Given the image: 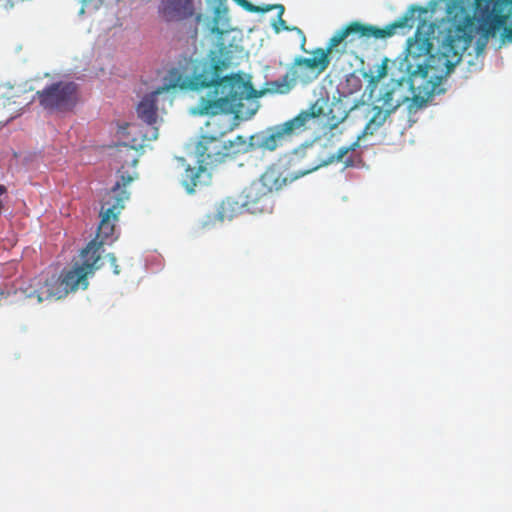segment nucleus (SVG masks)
I'll return each instance as SVG.
<instances>
[{
    "label": "nucleus",
    "instance_id": "nucleus-1",
    "mask_svg": "<svg viewBox=\"0 0 512 512\" xmlns=\"http://www.w3.org/2000/svg\"><path fill=\"white\" fill-rule=\"evenodd\" d=\"M229 64L217 52L210 51L206 58H196L194 66L189 68V75L173 72L170 85L192 91L209 88L207 94L198 100L195 113L210 117L201 135L220 140L237 127V118L251 117L255 113V109L250 113L243 111V101L252 99V84L239 74L223 75Z\"/></svg>",
    "mask_w": 512,
    "mask_h": 512
},
{
    "label": "nucleus",
    "instance_id": "nucleus-2",
    "mask_svg": "<svg viewBox=\"0 0 512 512\" xmlns=\"http://www.w3.org/2000/svg\"><path fill=\"white\" fill-rule=\"evenodd\" d=\"M82 263H76L70 268H65L59 276L52 275L45 277L43 275L34 277L30 282L20 289L23 296L27 299H35L37 303L52 298L62 299L69 293L76 292L78 289L88 288V276L93 275L99 268L97 263L100 260L99 245L96 241H90L82 249L80 254Z\"/></svg>",
    "mask_w": 512,
    "mask_h": 512
},
{
    "label": "nucleus",
    "instance_id": "nucleus-3",
    "mask_svg": "<svg viewBox=\"0 0 512 512\" xmlns=\"http://www.w3.org/2000/svg\"><path fill=\"white\" fill-rule=\"evenodd\" d=\"M471 40L470 36H458L454 38L448 36L443 42L441 47L435 53L426 59L425 68L420 76L423 78L424 85L413 87L411 91L412 100L410 102V109L413 106L422 108L426 102L434 95L437 87L442 80L447 77L454 69V67L461 61L462 51L465 50Z\"/></svg>",
    "mask_w": 512,
    "mask_h": 512
},
{
    "label": "nucleus",
    "instance_id": "nucleus-4",
    "mask_svg": "<svg viewBox=\"0 0 512 512\" xmlns=\"http://www.w3.org/2000/svg\"><path fill=\"white\" fill-rule=\"evenodd\" d=\"M324 107L320 100L312 103L306 110L300 111L294 118L268 128L265 132L252 135L254 150L273 152L294 135H298L308 129L309 122L324 115Z\"/></svg>",
    "mask_w": 512,
    "mask_h": 512
},
{
    "label": "nucleus",
    "instance_id": "nucleus-5",
    "mask_svg": "<svg viewBox=\"0 0 512 512\" xmlns=\"http://www.w3.org/2000/svg\"><path fill=\"white\" fill-rule=\"evenodd\" d=\"M358 146L359 142L357 140L349 146L340 147L336 153H333L326 158L318 157L317 160L313 161L305 170L300 171L291 177L285 176L280 167L271 165L267 167V169L256 181L260 183L263 188H266L268 193L272 196L273 192L281 190L283 187L289 183H292L299 177L316 171L320 167L339 162H343L345 167H352L356 165L360 161V157L353 153L356 151Z\"/></svg>",
    "mask_w": 512,
    "mask_h": 512
},
{
    "label": "nucleus",
    "instance_id": "nucleus-6",
    "mask_svg": "<svg viewBox=\"0 0 512 512\" xmlns=\"http://www.w3.org/2000/svg\"><path fill=\"white\" fill-rule=\"evenodd\" d=\"M418 13V17L425 15L428 11L427 8L421 6L412 5L404 15L393 23L385 26L384 28H378L373 25L363 24L358 21L351 22L346 27L338 30L329 40L328 45L323 52H327V56L333 52V49L341 44L349 35H358L363 38H375L385 39L395 34L398 28H412L415 20V13Z\"/></svg>",
    "mask_w": 512,
    "mask_h": 512
},
{
    "label": "nucleus",
    "instance_id": "nucleus-7",
    "mask_svg": "<svg viewBox=\"0 0 512 512\" xmlns=\"http://www.w3.org/2000/svg\"><path fill=\"white\" fill-rule=\"evenodd\" d=\"M195 155L198 167L188 165L182 175V184L188 193H193L195 188L202 183V178L207 172V166H216L226 161L228 152L223 141L210 136L201 135L195 145Z\"/></svg>",
    "mask_w": 512,
    "mask_h": 512
},
{
    "label": "nucleus",
    "instance_id": "nucleus-8",
    "mask_svg": "<svg viewBox=\"0 0 512 512\" xmlns=\"http://www.w3.org/2000/svg\"><path fill=\"white\" fill-rule=\"evenodd\" d=\"M133 181L130 175H122L121 181H117L112 189L105 195L100 212V223L98 232L95 239L99 245V251L107 241H113L115 224L118 221V216L124 209V202L129 199V193L126 187ZM101 255V253L99 252Z\"/></svg>",
    "mask_w": 512,
    "mask_h": 512
},
{
    "label": "nucleus",
    "instance_id": "nucleus-9",
    "mask_svg": "<svg viewBox=\"0 0 512 512\" xmlns=\"http://www.w3.org/2000/svg\"><path fill=\"white\" fill-rule=\"evenodd\" d=\"M196 62V59L193 58H183L179 61L178 66L171 68L167 76L165 77V84L150 94L145 95L140 103L137 106V114L138 117L143 120L147 125L148 129L143 132V138L144 140H156L158 137V128L154 126V124L157 121V105H156V97L163 93L164 91H168L170 89H174L175 87L170 86L172 84V73L176 72L178 74L182 75H189L191 72L190 68L191 66H194V63Z\"/></svg>",
    "mask_w": 512,
    "mask_h": 512
},
{
    "label": "nucleus",
    "instance_id": "nucleus-10",
    "mask_svg": "<svg viewBox=\"0 0 512 512\" xmlns=\"http://www.w3.org/2000/svg\"><path fill=\"white\" fill-rule=\"evenodd\" d=\"M433 50L432 38L423 34L421 27L417 28L414 37L407 40L406 55L401 65L408 74L407 83L410 92L413 87L424 85L423 78L419 76L424 71L426 59H429Z\"/></svg>",
    "mask_w": 512,
    "mask_h": 512
},
{
    "label": "nucleus",
    "instance_id": "nucleus-11",
    "mask_svg": "<svg viewBox=\"0 0 512 512\" xmlns=\"http://www.w3.org/2000/svg\"><path fill=\"white\" fill-rule=\"evenodd\" d=\"M312 57H297L291 67V77L287 73L281 81L271 83L273 89L279 93H287L290 90L289 81L301 80L303 82L312 81L322 74L330 65V56L323 52V48H316L312 52Z\"/></svg>",
    "mask_w": 512,
    "mask_h": 512
},
{
    "label": "nucleus",
    "instance_id": "nucleus-12",
    "mask_svg": "<svg viewBox=\"0 0 512 512\" xmlns=\"http://www.w3.org/2000/svg\"><path fill=\"white\" fill-rule=\"evenodd\" d=\"M35 98L47 111L69 112L79 102V86L73 81H57L37 91Z\"/></svg>",
    "mask_w": 512,
    "mask_h": 512
},
{
    "label": "nucleus",
    "instance_id": "nucleus-13",
    "mask_svg": "<svg viewBox=\"0 0 512 512\" xmlns=\"http://www.w3.org/2000/svg\"><path fill=\"white\" fill-rule=\"evenodd\" d=\"M383 108L375 106L373 108L374 114L369 122L366 124L364 128V133L368 135H373L375 131H377L386 121V119L390 116L392 112H394L398 107L402 104H408L409 112L416 111L419 108L413 106L410 109V102L412 100V96L409 97L404 94L403 84L399 82L396 87L387 91L383 95Z\"/></svg>",
    "mask_w": 512,
    "mask_h": 512
},
{
    "label": "nucleus",
    "instance_id": "nucleus-14",
    "mask_svg": "<svg viewBox=\"0 0 512 512\" xmlns=\"http://www.w3.org/2000/svg\"><path fill=\"white\" fill-rule=\"evenodd\" d=\"M237 203L252 214L271 212L273 208L272 196L257 181L251 182L242 190Z\"/></svg>",
    "mask_w": 512,
    "mask_h": 512
},
{
    "label": "nucleus",
    "instance_id": "nucleus-15",
    "mask_svg": "<svg viewBox=\"0 0 512 512\" xmlns=\"http://www.w3.org/2000/svg\"><path fill=\"white\" fill-rule=\"evenodd\" d=\"M497 2L495 0H475L474 17L482 25H487L486 32H493L496 27L504 24L505 17L502 15H493Z\"/></svg>",
    "mask_w": 512,
    "mask_h": 512
},
{
    "label": "nucleus",
    "instance_id": "nucleus-16",
    "mask_svg": "<svg viewBox=\"0 0 512 512\" xmlns=\"http://www.w3.org/2000/svg\"><path fill=\"white\" fill-rule=\"evenodd\" d=\"M160 12L167 21L191 17L194 14L193 0H162Z\"/></svg>",
    "mask_w": 512,
    "mask_h": 512
},
{
    "label": "nucleus",
    "instance_id": "nucleus-17",
    "mask_svg": "<svg viewBox=\"0 0 512 512\" xmlns=\"http://www.w3.org/2000/svg\"><path fill=\"white\" fill-rule=\"evenodd\" d=\"M140 147H136L135 145L129 146L125 143L117 146L116 151L114 153V159L121 164L120 169L118 170L119 179L117 181H121V176L130 175L133 177V180L137 177V173L130 174L127 171H124L125 167L135 168L138 163V149Z\"/></svg>",
    "mask_w": 512,
    "mask_h": 512
},
{
    "label": "nucleus",
    "instance_id": "nucleus-18",
    "mask_svg": "<svg viewBox=\"0 0 512 512\" xmlns=\"http://www.w3.org/2000/svg\"><path fill=\"white\" fill-rule=\"evenodd\" d=\"M228 152V158L237 155L244 154L254 150V146H252V139L249 141L244 136L238 135L233 140H229L224 142Z\"/></svg>",
    "mask_w": 512,
    "mask_h": 512
},
{
    "label": "nucleus",
    "instance_id": "nucleus-19",
    "mask_svg": "<svg viewBox=\"0 0 512 512\" xmlns=\"http://www.w3.org/2000/svg\"><path fill=\"white\" fill-rule=\"evenodd\" d=\"M243 9H245L246 11L248 12H260V13H265V12H268V11H271V7H260V6H255L253 5L251 2H249L248 0H245L244 3H242V6H241Z\"/></svg>",
    "mask_w": 512,
    "mask_h": 512
},
{
    "label": "nucleus",
    "instance_id": "nucleus-20",
    "mask_svg": "<svg viewBox=\"0 0 512 512\" xmlns=\"http://www.w3.org/2000/svg\"><path fill=\"white\" fill-rule=\"evenodd\" d=\"M108 260L113 268V272L115 275H118L120 273L119 265L117 264V259L114 254L110 253L107 255Z\"/></svg>",
    "mask_w": 512,
    "mask_h": 512
},
{
    "label": "nucleus",
    "instance_id": "nucleus-21",
    "mask_svg": "<svg viewBox=\"0 0 512 512\" xmlns=\"http://www.w3.org/2000/svg\"><path fill=\"white\" fill-rule=\"evenodd\" d=\"M265 7H271V10L277 9L278 17H282V15L284 14V11H285V8L282 4L266 5Z\"/></svg>",
    "mask_w": 512,
    "mask_h": 512
},
{
    "label": "nucleus",
    "instance_id": "nucleus-22",
    "mask_svg": "<svg viewBox=\"0 0 512 512\" xmlns=\"http://www.w3.org/2000/svg\"><path fill=\"white\" fill-rule=\"evenodd\" d=\"M504 36H505L508 40L512 41V28H505V29H504Z\"/></svg>",
    "mask_w": 512,
    "mask_h": 512
},
{
    "label": "nucleus",
    "instance_id": "nucleus-23",
    "mask_svg": "<svg viewBox=\"0 0 512 512\" xmlns=\"http://www.w3.org/2000/svg\"><path fill=\"white\" fill-rule=\"evenodd\" d=\"M278 24L281 26L284 30H289V28L286 25V21L282 17H278Z\"/></svg>",
    "mask_w": 512,
    "mask_h": 512
},
{
    "label": "nucleus",
    "instance_id": "nucleus-24",
    "mask_svg": "<svg viewBox=\"0 0 512 512\" xmlns=\"http://www.w3.org/2000/svg\"><path fill=\"white\" fill-rule=\"evenodd\" d=\"M385 75H386V64L384 62L382 67H381V70L379 71V77H383Z\"/></svg>",
    "mask_w": 512,
    "mask_h": 512
},
{
    "label": "nucleus",
    "instance_id": "nucleus-25",
    "mask_svg": "<svg viewBox=\"0 0 512 512\" xmlns=\"http://www.w3.org/2000/svg\"><path fill=\"white\" fill-rule=\"evenodd\" d=\"M297 154H302L303 156H310L312 154V151H308L307 149L306 150H301V151H297L296 152Z\"/></svg>",
    "mask_w": 512,
    "mask_h": 512
},
{
    "label": "nucleus",
    "instance_id": "nucleus-26",
    "mask_svg": "<svg viewBox=\"0 0 512 512\" xmlns=\"http://www.w3.org/2000/svg\"><path fill=\"white\" fill-rule=\"evenodd\" d=\"M239 6H242L245 0H234Z\"/></svg>",
    "mask_w": 512,
    "mask_h": 512
},
{
    "label": "nucleus",
    "instance_id": "nucleus-27",
    "mask_svg": "<svg viewBox=\"0 0 512 512\" xmlns=\"http://www.w3.org/2000/svg\"><path fill=\"white\" fill-rule=\"evenodd\" d=\"M274 29L277 33L280 31V28L276 24L274 25Z\"/></svg>",
    "mask_w": 512,
    "mask_h": 512
},
{
    "label": "nucleus",
    "instance_id": "nucleus-28",
    "mask_svg": "<svg viewBox=\"0 0 512 512\" xmlns=\"http://www.w3.org/2000/svg\"><path fill=\"white\" fill-rule=\"evenodd\" d=\"M220 13V8H217L216 9V14H219Z\"/></svg>",
    "mask_w": 512,
    "mask_h": 512
},
{
    "label": "nucleus",
    "instance_id": "nucleus-29",
    "mask_svg": "<svg viewBox=\"0 0 512 512\" xmlns=\"http://www.w3.org/2000/svg\"><path fill=\"white\" fill-rule=\"evenodd\" d=\"M458 32H464V29L458 28Z\"/></svg>",
    "mask_w": 512,
    "mask_h": 512
},
{
    "label": "nucleus",
    "instance_id": "nucleus-30",
    "mask_svg": "<svg viewBox=\"0 0 512 512\" xmlns=\"http://www.w3.org/2000/svg\"><path fill=\"white\" fill-rule=\"evenodd\" d=\"M212 31H217L218 32L219 30H218V28L214 27V28H212Z\"/></svg>",
    "mask_w": 512,
    "mask_h": 512
}]
</instances>
